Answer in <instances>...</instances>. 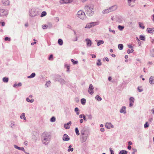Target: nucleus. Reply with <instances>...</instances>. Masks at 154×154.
Segmentation results:
<instances>
[{"instance_id": "a19ab883", "label": "nucleus", "mask_w": 154, "mask_h": 154, "mask_svg": "<svg viewBox=\"0 0 154 154\" xmlns=\"http://www.w3.org/2000/svg\"><path fill=\"white\" fill-rule=\"evenodd\" d=\"M134 100V98L133 97H131L129 98L130 102L133 103Z\"/></svg>"}, {"instance_id": "f8f14e48", "label": "nucleus", "mask_w": 154, "mask_h": 154, "mask_svg": "<svg viewBox=\"0 0 154 154\" xmlns=\"http://www.w3.org/2000/svg\"><path fill=\"white\" fill-rule=\"evenodd\" d=\"M70 138L69 136L66 134H64L63 137V140L64 141H67L69 140Z\"/></svg>"}, {"instance_id": "c756f323", "label": "nucleus", "mask_w": 154, "mask_h": 154, "mask_svg": "<svg viewBox=\"0 0 154 154\" xmlns=\"http://www.w3.org/2000/svg\"><path fill=\"white\" fill-rule=\"evenodd\" d=\"M86 99L84 98H82L81 99V103L82 105H85L86 103Z\"/></svg>"}, {"instance_id": "13d9d810", "label": "nucleus", "mask_w": 154, "mask_h": 154, "mask_svg": "<svg viewBox=\"0 0 154 154\" xmlns=\"http://www.w3.org/2000/svg\"><path fill=\"white\" fill-rule=\"evenodd\" d=\"M132 149L134 151V152H132V154H134L135 152H136L137 151V150L136 149Z\"/></svg>"}, {"instance_id": "e2e57ef3", "label": "nucleus", "mask_w": 154, "mask_h": 154, "mask_svg": "<svg viewBox=\"0 0 154 154\" xmlns=\"http://www.w3.org/2000/svg\"><path fill=\"white\" fill-rule=\"evenodd\" d=\"M137 90H138V91H139L140 92L142 91H143V89H140L139 88V87H138Z\"/></svg>"}, {"instance_id": "49530a36", "label": "nucleus", "mask_w": 154, "mask_h": 154, "mask_svg": "<svg viewBox=\"0 0 154 154\" xmlns=\"http://www.w3.org/2000/svg\"><path fill=\"white\" fill-rule=\"evenodd\" d=\"M53 59V55L52 54H51L48 57V60H52Z\"/></svg>"}, {"instance_id": "20e7f679", "label": "nucleus", "mask_w": 154, "mask_h": 154, "mask_svg": "<svg viewBox=\"0 0 154 154\" xmlns=\"http://www.w3.org/2000/svg\"><path fill=\"white\" fill-rule=\"evenodd\" d=\"M29 15L32 17H34L39 15V11L35 9L32 10L31 11L29 12Z\"/></svg>"}, {"instance_id": "7c9ffc66", "label": "nucleus", "mask_w": 154, "mask_h": 154, "mask_svg": "<svg viewBox=\"0 0 154 154\" xmlns=\"http://www.w3.org/2000/svg\"><path fill=\"white\" fill-rule=\"evenodd\" d=\"M139 27L140 28L142 29H143L145 28V26L143 25V24L141 22H139Z\"/></svg>"}, {"instance_id": "58836bf2", "label": "nucleus", "mask_w": 154, "mask_h": 154, "mask_svg": "<svg viewBox=\"0 0 154 154\" xmlns=\"http://www.w3.org/2000/svg\"><path fill=\"white\" fill-rule=\"evenodd\" d=\"M46 12L45 11H43L41 15V17H42L46 15Z\"/></svg>"}, {"instance_id": "dca6fc26", "label": "nucleus", "mask_w": 154, "mask_h": 154, "mask_svg": "<svg viewBox=\"0 0 154 154\" xmlns=\"http://www.w3.org/2000/svg\"><path fill=\"white\" fill-rule=\"evenodd\" d=\"M2 2L4 5H8L9 4V1L8 0H2Z\"/></svg>"}, {"instance_id": "6e6d98bb", "label": "nucleus", "mask_w": 154, "mask_h": 154, "mask_svg": "<svg viewBox=\"0 0 154 154\" xmlns=\"http://www.w3.org/2000/svg\"><path fill=\"white\" fill-rule=\"evenodd\" d=\"M83 120H84L85 121H86L87 120V119L86 118V116L85 115H83Z\"/></svg>"}, {"instance_id": "ea45409f", "label": "nucleus", "mask_w": 154, "mask_h": 154, "mask_svg": "<svg viewBox=\"0 0 154 154\" xmlns=\"http://www.w3.org/2000/svg\"><path fill=\"white\" fill-rule=\"evenodd\" d=\"M56 120V118L54 116L52 117L51 119H50V121L51 122H54Z\"/></svg>"}, {"instance_id": "052dcab7", "label": "nucleus", "mask_w": 154, "mask_h": 154, "mask_svg": "<svg viewBox=\"0 0 154 154\" xmlns=\"http://www.w3.org/2000/svg\"><path fill=\"white\" fill-rule=\"evenodd\" d=\"M74 110H75V112H77L78 111H79V109L78 107L75 108Z\"/></svg>"}, {"instance_id": "09e8293b", "label": "nucleus", "mask_w": 154, "mask_h": 154, "mask_svg": "<svg viewBox=\"0 0 154 154\" xmlns=\"http://www.w3.org/2000/svg\"><path fill=\"white\" fill-rule=\"evenodd\" d=\"M109 30L110 32H112L114 34H115L116 32L114 30H112L110 28H109Z\"/></svg>"}, {"instance_id": "412c9836", "label": "nucleus", "mask_w": 154, "mask_h": 154, "mask_svg": "<svg viewBox=\"0 0 154 154\" xmlns=\"http://www.w3.org/2000/svg\"><path fill=\"white\" fill-rule=\"evenodd\" d=\"M25 114L24 113H22L20 116V118L21 119H23L24 120L26 119V118L25 117Z\"/></svg>"}, {"instance_id": "aec40b11", "label": "nucleus", "mask_w": 154, "mask_h": 154, "mask_svg": "<svg viewBox=\"0 0 154 154\" xmlns=\"http://www.w3.org/2000/svg\"><path fill=\"white\" fill-rule=\"evenodd\" d=\"M147 31L148 32L150 33H152V32H154V29L151 28H147Z\"/></svg>"}, {"instance_id": "4d7b16f0", "label": "nucleus", "mask_w": 154, "mask_h": 154, "mask_svg": "<svg viewBox=\"0 0 154 154\" xmlns=\"http://www.w3.org/2000/svg\"><path fill=\"white\" fill-rule=\"evenodd\" d=\"M153 120V118H150L148 120L149 122L150 123H151Z\"/></svg>"}, {"instance_id": "de8ad7c7", "label": "nucleus", "mask_w": 154, "mask_h": 154, "mask_svg": "<svg viewBox=\"0 0 154 154\" xmlns=\"http://www.w3.org/2000/svg\"><path fill=\"white\" fill-rule=\"evenodd\" d=\"M134 51V50L132 49L131 50L128 49L127 51V53L128 54L132 53Z\"/></svg>"}, {"instance_id": "9b49d317", "label": "nucleus", "mask_w": 154, "mask_h": 154, "mask_svg": "<svg viewBox=\"0 0 154 154\" xmlns=\"http://www.w3.org/2000/svg\"><path fill=\"white\" fill-rule=\"evenodd\" d=\"M72 1V0H60V3L62 4L70 3Z\"/></svg>"}, {"instance_id": "bb28decb", "label": "nucleus", "mask_w": 154, "mask_h": 154, "mask_svg": "<svg viewBox=\"0 0 154 154\" xmlns=\"http://www.w3.org/2000/svg\"><path fill=\"white\" fill-rule=\"evenodd\" d=\"M63 41L62 39H59L58 41V43L60 45H62L63 44Z\"/></svg>"}, {"instance_id": "72a5a7b5", "label": "nucleus", "mask_w": 154, "mask_h": 154, "mask_svg": "<svg viewBox=\"0 0 154 154\" xmlns=\"http://www.w3.org/2000/svg\"><path fill=\"white\" fill-rule=\"evenodd\" d=\"M75 131L77 135H79L80 134L79 129L78 128L76 127L75 129Z\"/></svg>"}, {"instance_id": "6ab92c4d", "label": "nucleus", "mask_w": 154, "mask_h": 154, "mask_svg": "<svg viewBox=\"0 0 154 154\" xmlns=\"http://www.w3.org/2000/svg\"><path fill=\"white\" fill-rule=\"evenodd\" d=\"M14 147L15 149H17L20 150H22L23 152H25V149L23 147H20L17 146L16 145H14Z\"/></svg>"}, {"instance_id": "8fccbe9b", "label": "nucleus", "mask_w": 154, "mask_h": 154, "mask_svg": "<svg viewBox=\"0 0 154 154\" xmlns=\"http://www.w3.org/2000/svg\"><path fill=\"white\" fill-rule=\"evenodd\" d=\"M86 116L88 117V119L90 120H91L92 118V116L91 114L87 115Z\"/></svg>"}, {"instance_id": "ddd939ff", "label": "nucleus", "mask_w": 154, "mask_h": 154, "mask_svg": "<svg viewBox=\"0 0 154 154\" xmlns=\"http://www.w3.org/2000/svg\"><path fill=\"white\" fill-rule=\"evenodd\" d=\"M105 127L109 129L114 127L113 125L111 123H106L105 125Z\"/></svg>"}, {"instance_id": "2eb2a0df", "label": "nucleus", "mask_w": 154, "mask_h": 154, "mask_svg": "<svg viewBox=\"0 0 154 154\" xmlns=\"http://www.w3.org/2000/svg\"><path fill=\"white\" fill-rule=\"evenodd\" d=\"M71 124V121L69 122L67 124H65L64 125V127L66 129H68L70 128V127L69 125H70Z\"/></svg>"}, {"instance_id": "e433bc0d", "label": "nucleus", "mask_w": 154, "mask_h": 154, "mask_svg": "<svg viewBox=\"0 0 154 154\" xmlns=\"http://www.w3.org/2000/svg\"><path fill=\"white\" fill-rule=\"evenodd\" d=\"M123 48V44H119L118 45V48L120 50H122Z\"/></svg>"}, {"instance_id": "5fc2aeb1", "label": "nucleus", "mask_w": 154, "mask_h": 154, "mask_svg": "<svg viewBox=\"0 0 154 154\" xmlns=\"http://www.w3.org/2000/svg\"><path fill=\"white\" fill-rule=\"evenodd\" d=\"M11 128H13V126H14L15 125V123L13 121H11Z\"/></svg>"}, {"instance_id": "4468645a", "label": "nucleus", "mask_w": 154, "mask_h": 154, "mask_svg": "<svg viewBox=\"0 0 154 154\" xmlns=\"http://www.w3.org/2000/svg\"><path fill=\"white\" fill-rule=\"evenodd\" d=\"M85 41L87 46L88 47L91 46L92 43L91 41L89 38H86L85 39Z\"/></svg>"}, {"instance_id": "79ce46f5", "label": "nucleus", "mask_w": 154, "mask_h": 154, "mask_svg": "<svg viewBox=\"0 0 154 154\" xmlns=\"http://www.w3.org/2000/svg\"><path fill=\"white\" fill-rule=\"evenodd\" d=\"M100 60L98 59L97 60L98 62L97 63V65L98 66H100L101 65V63L100 62Z\"/></svg>"}, {"instance_id": "7ed1b4c3", "label": "nucleus", "mask_w": 154, "mask_h": 154, "mask_svg": "<svg viewBox=\"0 0 154 154\" xmlns=\"http://www.w3.org/2000/svg\"><path fill=\"white\" fill-rule=\"evenodd\" d=\"M77 16L78 17L83 20L85 19L86 17L85 12L82 10H80L78 12Z\"/></svg>"}, {"instance_id": "423d86ee", "label": "nucleus", "mask_w": 154, "mask_h": 154, "mask_svg": "<svg viewBox=\"0 0 154 154\" xmlns=\"http://www.w3.org/2000/svg\"><path fill=\"white\" fill-rule=\"evenodd\" d=\"M8 12L7 11L4 9H0V16H6L8 15Z\"/></svg>"}, {"instance_id": "680f3d73", "label": "nucleus", "mask_w": 154, "mask_h": 154, "mask_svg": "<svg viewBox=\"0 0 154 154\" xmlns=\"http://www.w3.org/2000/svg\"><path fill=\"white\" fill-rule=\"evenodd\" d=\"M109 149L110 151L111 154H114L113 151L111 149V148H110Z\"/></svg>"}, {"instance_id": "a18cd8bd", "label": "nucleus", "mask_w": 154, "mask_h": 154, "mask_svg": "<svg viewBox=\"0 0 154 154\" xmlns=\"http://www.w3.org/2000/svg\"><path fill=\"white\" fill-rule=\"evenodd\" d=\"M149 126V125L148 122H146L144 125V127L145 128H146Z\"/></svg>"}, {"instance_id": "c85d7f7f", "label": "nucleus", "mask_w": 154, "mask_h": 154, "mask_svg": "<svg viewBox=\"0 0 154 154\" xmlns=\"http://www.w3.org/2000/svg\"><path fill=\"white\" fill-rule=\"evenodd\" d=\"M26 100L28 102L32 103L34 101V100L33 99H32L30 100L29 98L27 97L26 98Z\"/></svg>"}, {"instance_id": "5701e85b", "label": "nucleus", "mask_w": 154, "mask_h": 154, "mask_svg": "<svg viewBox=\"0 0 154 154\" xmlns=\"http://www.w3.org/2000/svg\"><path fill=\"white\" fill-rule=\"evenodd\" d=\"M127 151L125 150H123L121 151L119 153V154H127Z\"/></svg>"}, {"instance_id": "a211bd4d", "label": "nucleus", "mask_w": 154, "mask_h": 154, "mask_svg": "<svg viewBox=\"0 0 154 154\" xmlns=\"http://www.w3.org/2000/svg\"><path fill=\"white\" fill-rule=\"evenodd\" d=\"M126 107L125 106H123L122 107V108L120 110V113H123L124 114H126V112L125 110Z\"/></svg>"}, {"instance_id": "c03bdc74", "label": "nucleus", "mask_w": 154, "mask_h": 154, "mask_svg": "<svg viewBox=\"0 0 154 154\" xmlns=\"http://www.w3.org/2000/svg\"><path fill=\"white\" fill-rule=\"evenodd\" d=\"M151 56L152 57H154V48L152 49V51H151Z\"/></svg>"}, {"instance_id": "9d476101", "label": "nucleus", "mask_w": 154, "mask_h": 154, "mask_svg": "<svg viewBox=\"0 0 154 154\" xmlns=\"http://www.w3.org/2000/svg\"><path fill=\"white\" fill-rule=\"evenodd\" d=\"M118 7L116 5H113L109 8L110 12L116 10L117 9Z\"/></svg>"}, {"instance_id": "864d4df0", "label": "nucleus", "mask_w": 154, "mask_h": 154, "mask_svg": "<svg viewBox=\"0 0 154 154\" xmlns=\"http://www.w3.org/2000/svg\"><path fill=\"white\" fill-rule=\"evenodd\" d=\"M5 41H10L11 40V39L10 38H9L8 37H6L5 38Z\"/></svg>"}, {"instance_id": "cd10ccee", "label": "nucleus", "mask_w": 154, "mask_h": 154, "mask_svg": "<svg viewBox=\"0 0 154 154\" xmlns=\"http://www.w3.org/2000/svg\"><path fill=\"white\" fill-rule=\"evenodd\" d=\"M22 86V84L21 82L19 83L18 84H14L13 85V87L14 88H15L16 87H20Z\"/></svg>"}, {"instance_id": "0eeeda50", "label": "nucleus", "mask_w": 154, "mask_h": 154, "mask_svg": "<svg viewBox=\"0 0 154 154\" xmlns=\"http://www.w3.org/2000/svg\"><path fill=\"white\" fill-rule=\"evenodd\" d=\"M89 135V133L85 134L84 135H82L81 137V141L83 143L85 142L87 139Z\"/></svg>"}, {"instance_id": "473e14b6", "label": "nucleus", "mask_w": 154, "mask_h": 154, "mask_svg": "<svg viewBox=\"0 0 154 154\" xmlns=\"http://www.w3.org/2000/svg\"><path fill=\"white\" fill-rule=\"evenodd\" d=\"M85 130L84 128L82 129L80 131L81 134L82 135H84L86 133H85Z\"/></svg>"}, {"instance_id": "603ef678", "label": "nucleus", "mask_w": 154, "mask_h": 154, "mask_svg": "<svg viewBox=\"0 0 154 154\" xmlns=\"http://www.w3.org/2000/svg\"><path fill=\"white\" fill-rule=\"evenodd\" d=\"M128 5L129 6L131 5V2H133V0H128Z\"/></svg>"}, {"instance_id": "b1692460", "label": "nucleus", "mask_w": 154, "mask_h": 154, "mask_svg": "<svg viewBox=\"0 0 154 154\" xmlns=\"http://www.w3.org/2000/svg\"><path fill=\"white\" fill-rule=\"evenodd\" d=\"M35 76V73H32L31 75L27 77L28 78H34Z\"/></svg>"}, {"instance_id": "f03ea898", "label": "nucleus", "mask_w": 154, "mask_h": 154, "mask_svg": "<svg viewBox=\"0 0 154 154\" xmlns=\"http://www.w3.org/2000/svg\"><path fill=\"white\" fill-rule=\"evenodd\" d=\"M51 138V135L47 133H44L42 136V139L43 143L45 145H47L46 142L49 141Z\"/></svg>"}, {"instance_id": "3c124183", "label": "nucleus", "mask_w": 154, "mask_h": 154, "mask_svg": "<svg viewBox=\"0 0 154 154\" xmlns=\"http://www.w3.org/2000/svg\"><path fill=\"white\" fill-rule=\"evenodd\" d=\"M48 27V25H44L42 26V28L43 29H47Z\"/></svg>"}, {"instance_id": "a878e982", "label": "nucleus", "mask_w": 154, "mask_h": 154, "mask_svg": "<svg viewBox=\"0 0 154 154\" xmlns=\"http://www.w3.org/2000/svg\"><path fill=\"white\" fill-rule=\"evenodd\" d=\"M104 41L103 40H101L97 42V45L98 46H99L101 44H103Z\"/></svg>"}, {"instance_id": "0e129e2a", "label": "nucleus", "mask_w": 154, "mask_h": 154, "mask_svg": "<svg viewBox=\"0 0 154 154\" xmlns=\"http://www.w3.org/2000/svg\"><path fill=\"white\" fill-rule=\"evenodd\" d=\"M1 23L2 26H4L5 25V23L4 22H1Z\"/></svg>"}, {"instance_id": "4c0bfd02", "label": "nucleus", "mask_w": 154, "mask_h": 154, "mask_svg": "<svg viewBox=\"0 0 154 154\" xmlns=\"http://www.w3.org/2000/svg\"><path fill=\"white\" fill-rule=\"evenodd\" d=\"M118 27V29L120 31H122L124 28V26L121 25H119Z\"/></svg>"}, {"instance_id": "1a4fd4ad", "label": "nucleus", "mask_w": 154, "mask_h": 154, "mask_svg": "<svg viewBox=\"0 0 154 154\" xmlns=\"http://www.w3.org/2000/svg\"><path fill=\"white\" fill-rule=\"evenodd\" d=\"M94 89V88L92 84H90L89 85V87L88 89V92L89 93L92 95L94 93L93 89Z\"/></svg>"}, {"instance_id": "37998d69", "label": "nucleus", "mask_w": 154, "mask_h": 154, "mask_svg": "<svg viewBox=\"0 0 154 154\" xmlns=\"http://www.w3.org/2000/svg\"><path fill=\"white\" fill-rule=\"evenodd\" d=\"M71 61L72 62L73 64H77L78 63V62L77 61H75L73 59H72L71 60Z\"/></svg>"}, {"instance_id": "f3484780", "label": "nucleus", "mask_w": 154, "mask_h": 154, "mask_svg": "<svg viewBox=\"0 0 154 154\" xmlns=\"http://www.w3.org/2000/svg\"><path fill=\"white\" fill-rule=\"evenodd\" d=\"M149 81L151 84H154V76H151L149 78Z\"/></svg>"}, {"instance_id": "69168bd1", "label": "nucleus", "mask_w": 154, "mask_h": 154, "mask_svg": "<svg viewBox=\"0 0 154 154\" xmlns=\"http://www.w3.org/2000/svg\"><path fill=\"white\" fill-rule=\"evenodd\" d=\"M48 28H51L52 27V24L50 23H49V25H48Z\"/></svg>"}, {"instance_id": "39448f33", "label": "nucleus", "mask_w": 154, "mask_h": 154, "mask_svg": "<svg viewBox=\"0 0 154 154\" xmlns=\"http://www.w3.org/2000/svg\"><path fill=\"white\" fill-rule=\"evenodd\" d=\"M55 80L56 81H58L60 82V83L63 85L65 83V80L61 78V77L60 75H57L55 77Z\"/></svg>"}, {"instance_id": "f704fd0d", "label": "nucleus", "mask_w": 154, "mask_h": 154, "mask_svg": "<svg viewBox=\"0 0 154 154\" xmlns=\"http://www.w3.org/2000/svg\"><path fill=\"white\" fill-rule=\"evenodd\" d=\"M95 99L98 101H101L102 100V98L100 97L99 95H97L95 97Z\"/></svg>"}, {"instance_id": "f257e3e1", "label": "nucleus", "mask_w": 154, "mask_h": 154, "mask_svg": "<svg viewBox=\"0 0 154 154\" xmlns=\"http://www.w3.org/2000/svg\"><path fill=\"white\" fill-rule=\"evenodd\" d=\"M94 6L92 4L88 5L85 6V12L88 16H91L93 15L94 12Z\"/></svg>"}, {"instance_id": "6e6552de", "label": "nucleus", "mask_w": 154, "mask_h": 154, "mask_svg": "<svg viewBox=\"0 0 154 154\" xmlns=\"http://www.w3.org/2000/svg\"><path fill=\"white\" fill-rule=\"evenodd\" d=\"M97 25H98L97 22H91L87 24L85 27V28H90Z\"/></svg>"}, {"instance_id": "2f4dec72", "label": "nucleus", "mask_w": 154, "mask_h": 154, "mask_svg": "<svg viewBox=\"0 0 154 154\" xmlns=\"http://www.w3.org/2000/svg\"><path fill=\"white\" fill-rule=\"evenodd\" d=\"M72 146L70 145L68 147V152H72L73 151V148H71Z\"/></svg>"}, {"instance_id": "4be33fe9", "label": "nucleus", "mask_w": 154, "mask_h": 154, "mask_svg": "<svg viewBox=\"0 0 154 154\" xmlns=\"http://www.w3.org/2000/svg\"><path fill=\"white\" fill-rule=\"evenodd\" d=\"M110 12V11L109 10V8L104 10L102 11V13L103 14H107Z\"/></svg>"}, {"instance_id": "393cba45", "label": "nucleus", "mask_w": 154, "mask_h": 154, "mask_svg": "<svg viewBox=\"0 0 154 154\" xmlns=\"http://www.w3.org/2000/svg\"><path fill=\"white\" fill-rule=\"evenodd\" d=\"M3 81L5 83H7L8 81V78L6 77H4L2 79Z\"/></svg>"}, {"instance_id": "c9c22d12", "label": "nucleus", "mask_w": 154, "mask_h": 154, "mask_svg": "<svg viewBox=\"0 0 154 154\" xmlns=\"http://www.w3.org/2000/svg\"><path fill=\"white\" fill-rule=\"evenodd\" d=\"M139 38L140 40L143 41H145V36L142 35H140L139 36Z\"/></svg>"}, {"instance_id": "338daca9", "label": "nucleus", "mask_w": 154, "mask_h": 154, "mask_svg": "<svg viewBox=\"0 0 154 154\" xmlns=\"http://www.w3.org/2000/svg\"><path fill=\"white\" fill-rule=\"evenodd\" d=\"M100 131L101 132H103L104 131V129L103 128H101L100 129Z\"/></svg>"}, {"instance_id": "774afa93", "label": "nucleus", "mask_w": 154, "mask_h": 154, "mask_svg": "<svg viewBox=\"0 0 154 154\" xmlns=\"http://www.w3.org/2000/svg\"><path fill=\"white\" fill-rule=\"evenodd\" d=\"M133 104L132 103L130 102L129 106L130 107H131L133 106Z\"/></svg>"}, {"instance_id": "bf43d9fd", "label": "nucleus", "mask_w": 154, "mask_h": 154, "mask_svg": "<svg viewBox=\"0 0 154 154\" xmlns=\"http://www.w3.org/2000/svg\"><path fill=\"white\" fill-rule=\"evenodd\" d=\"M50 83V81H49L48 82H47V83L45 84V85L47 87H48V85Z\"/></svg>"}]
</instances>
